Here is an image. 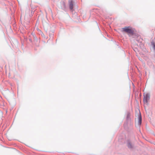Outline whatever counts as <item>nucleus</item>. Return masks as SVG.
Listing matches in <instances>:
<instances>
[{"label":"nucleus","instance_id":"f257e3e1","mask_svg":"<svg viewBox=\"0 0 155 155\" xmlns=\"http://www.w3.org/2000/svg\"><path fill=\"white\" fill-rule=\"evenodd\" d=\"M141 116L140 113L138 115L136 119V124L138 126H140L141 122Z\"/></svg>","mask_w":155,"mask_h":155},{"label":"nucleus","instance_id":"f03ea898","mask_svg":"<svg viewBox=\"0 0 155 155\" xmlns=\"http://www.w3.org/2000/svg\"><path fill=\"white\" fill-rule=\"evenodd\" d=\"M123 31L126 32L128 34H132L133 33L132 30L129 27H126L122 28Z\"/></svg>","mask_w":155,"mask_h":155},{"label":"nucleus","instance_id":"7ed1b4c3","mask_svg":"<svg viewBox=\"0 0 155 155\" xmlns=\"http://www.w3.org/2000/svg\"><path fill=\"white\" fill-rule=\"evenodd\" d=\"M150 99V95L149 94H146L144 96L143 101L144 103L145 104H147L148 101Z\"/></svg>","mask_w":155,"mask_h":155},{"label":"nucleus","instance_id":"20e7f679","mask_svg":"<svg viewBox=\"0 0 155 155\" xmlns=\"http://www.w3.org/2000/svg\"><path fill=\"white\" fill-rule=\"evenodd\" d=\"M73 4L72 2H70V4H69V7L70 8L71 10H72L73 8Z\"/></svg>","mask_w":155,"mask_h":155},{"label":"nucleus","instance_id":"39448f33","mask_svg":"<svg viewBox=\"0 0 155 155\" xmlns=\"http://www.w3.org/2000/svg\"><path fill=\"white\" fill-rule=\"evenodd\" d=\"M127 147L129 148H132L133 147L132 145L130 142L127 143Z\"/></svg>","mask_w":155,"mask_h":155},{"label":"nucleus","instance_id":"423d86ee","mask_svg":"<svg viewBox=\"0 0 155 155\" xmlns=\"http://www.w3.org/2000/svg\"><path fill=\"white\" fill-rule=\"evenodd\" d=\"M153 47L154 49L155 50V44L153 45Z\"/></svg>","mask_w":155,"mask_h":155},{"label":"nucleus","instance_id":"0eeeda50","mask_svg":"<svg viewBox=\"0 0 155 155\" xmlns=\"http://www.w3.org/2000/svg\"><path fill=\"white\" fill-rule=\"evenodd\" d=\"M152 124H153V125L155 127V123H153Z\"/></svg>","mask_w":155,"mask_h":155}]
</instances>
